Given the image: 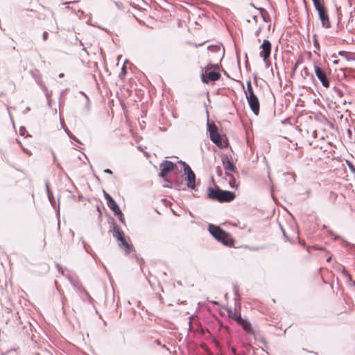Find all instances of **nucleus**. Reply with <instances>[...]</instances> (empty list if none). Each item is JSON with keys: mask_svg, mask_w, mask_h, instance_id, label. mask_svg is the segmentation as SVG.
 Here are the masks:
<instances>
[{"mask_svg": "<svg viewBox=\"0 0 355 355\" xmlns=\"http://www.w3.org/2000/svg\"><path fill=\"white\" fill-rule=\"evenodd\" d=\"M208 49L211 50V51H218L220 49V47L218 46H216V45H209L208 46Z\"/></svg>", "mask_w": 355, "mask_h": 355, "instance_id": "33", "label": "nucleus"}, {"mask_svg": "<svg viewBox=\"0 0 355 355\" xmlns=\"http://www.w3.org/2000/svg\"><path fill=\"white\" fill-rule=\"evenodd\" d=\"M302 72H304V75H305V76H309V71H308L307 67H304L303 68Z\"/></svg>", "mask_w": 355, "mask_h": 355, "instance_id": "42", "label": "nucleus"}, {"mask_svg": "<svg viewBox=\"0 0 355 355\" xmlns=\"http://www.w3.org/2000/svg\"><path fill=\"white\" fill-rule=\"evenodd\" d=\"M26 128L24 127H23V126L20 127V128H19V134H20V135L24 136L26 135Z\"/></svg>", "mask_w": 355, "mask_h": 355, "instance_id": "35", "label": "nucleus"}, {"mask_svg": "<svg viewBox=\"0 0 355 355\" xmlns=\"http://www.w3.org/2000/svg\"><path fill=\"white\" fill-rule=\"evenodd\" d=\"M216 173L218 176L221 177L223 175V171L220 166H218L216 168Z\"/></svg>", "mask_w": 355, "mask_h": 355, "instance_id": "37", "label": "nucleus"}, {"mask_svg": "<svg viewBox=\"0 0 355 355\" xmlns=\"http://www.w3.org/2000/svg\"><path fill=\"white\" fill-rule=\"evenodd\" d=\"M313 137L314 138H316V137H317V131H316V130H314V131L313 132Z\"/></svg>", "mask_w": 355, "mask_h": 355, "instance_id": "52", "label": "nucleus"}, {"mask_svg": "<svg viewBox=\"0 0 355 355\" xmlns=\"http://www.w3.org/2000/svg\"><path fill=\"white\" fill-rule=\"evenodd\" d=\"M56 267L60 270V266L58 263H56Z\"/></svg>", "mask_w": 355, "mask_h": 355, "instance_id": "63", "label": "nucleus"}, {"mask_svg": "<svg viewBox=\"0 0 355 355\" xmlns=\"http://www.w3.org/2000/svg\"><path fill=\"white\" fill-rule=\"evenodd\" d=\"M331 259V257H328V258L327 259V262H329Z\"/></svg>", "mask_w": 355, "mask_h": 355, "instance_id": "61", "label": "nucleus"}, {"mask_svg": "<svg viewBox=\"0 0 355 355\" xmlns=\"http://www.w3.org/2000/svg\"><path fill=\"white\" fill-rule=\"evenodd\" d=\"M246 85H247V89H244V93L245 94V97L249 96L250 94H255L254 92L252 86V83H251L250 79H249L247 81Z\"/></svg>", "mask_w": 355, "mask_h": 355, "instance_id": "20", "label": "nucleus"}, {"mask_svg": "<svg viewBox=\"0 0 355 355\" xmlns=\"http://www.w3.org/2000/svg\"><path fill=\"white\" fill-rule=\"evenodd\" d=\"M234 293L235 295V300H240V295L239 294L238 288L236 286H234Z\"/></svg>", "mask_w": 355, "mask_h": 355, "instance_id": "30", "label": "nucleus"}, {"mask_svg": "<svg viewBox=\"0 0 355 355\" xmlns=\"http://www.w3.org/2000/svg\"><path fill=\"white\" fill-rule=\"evenodd\" d=\"M207 198L219 202H229L234 200L236 194L233 191L223 190L219 187L207 188Z\"/></svg>", "mask_w": 355, "mask_h": 355, "instance_id": "3", "label": "nucleus"}, {"mask_svg": "<svg viewBox=\"0 0 355 355\" xmlns=\"http://www.w3.org/2000/svg\"><path fill=\"white\" fill-rule=\"evenodd\" d=\"M115 6L119 9H123V3L122 1H114Z\"/></svg>", "mask_w": 355, "mask_h": 355, "instance_id": "36", "label": "nucleus"}, {"mask_svg": "<svg viewBox=\"0 0 355 355\" xmlns=\"http://www.w3.org/2000/svg\"><path fill=\"white\" fill-rule=\"evenodd\" d=\"M338 54L340 55V56H345L347 59V58H349V57H347V54L348 53L346 52V51H340L338 52Z\"/></svg>", "mask_w": 355, "mask_h": 355, "instance_id": "38", "label": "nucleus"}, {"mask_svg": "<svg viewBox=\"0 0 355 355\" xmlns=\"http://www.w3.org/2000/svg\"><path fill=\"white\" fill-rule=\"evenodd\" d=\"M207 132H209L210 138H212L213 135L218 132V127L214 123H210L209 119H207Z\"/></svg>", "mask_w": 355, "mask_h": 355, "instance_id": "16", "label": "nucleus"}, {"mask_svg": "<svg viewBox=\"0 0 355 355\" xmlns=\"http://www.w3.org/2000/svg\"><path fill=\"white\" fill-rule=\"evenodd\" d=\"M314 71L316 77L320 81L322 85L326 88H328L329 87L330 82L326 73L317 65H314Z\"/></svg>", "mask_w": 355, "mask_h": 355, "instance_id": "9", "label": "nucleus"}, {"mask_svg": "<svg viewBox=\"0 0 355 355\" xmlns=\"http://www.w3.org/2000/svg\"><path fill=\"white\" fill-rule=\"evenodd\" d=\"M338 62H339V60H334V61L333 62V63H334V64H338Z\"/></svg>", "mask_w": 355, "mask_h": 355, "instance_id": "59", "label": "nucleus"}, {"mask_svg": "<svg viewBox=\"0 0 355 355\" xmlns=\"http://www.w3.org/2000/svg\"><path fill=\"white\" fill-rule=\"evenodd\" d=\"M108 207L113 211L114 216L116 214H121V210L115 200L107 205Z\"/></svg>", "mask_w": 355, "mask_h": 355, "instance_id": "17", "label": "nucleus"}, {"mask_svg": "<svg viewBox=\"0 0 355 355\" xmlns=\"http://www.w3.org/2000/svg\"><path fill=\"white\" fill-rule=\"evenodd\" d=\"M96 209L99 212V214H101V211L99 206H96Z\"/></svg>", "mask_w": 355, "mask_h": 355, "instance_id": "54", "label": "nucleus"}, {"mask_svg": "<svg viewBox=\"0 0 355 355\" xmlns=\"http://www.w3.org/2000/svg\"><path fill=\"white\" fill-rule=\"evenodd\" d=\"M159 167L160 172L159 173V176L169 183V185L164 186L165 187L175 189L177 190H186V189L183 187L182 178L178 177L174 180L168 178V175L177 168L176 164L171 161L164 160L159 164Z\"/></svg>", "mask_w": 355, "mask_h": 355, "instance_id": "1", "label": "nucleus"}, {"mask_svg": "<svg viewBox=\"0 0 355 355\" xmlns=\"http://www.w3.org/2000/svg\"><path fill=\"white\" fill-rule=\"evenodd\" d=\"M116 216L118 217L119 221L123 223V224H125V218H124V216H123V214L121 212V214H116L115 215Z\"/></svg>", "mask_w": 355, "mask_h": 355, "instance_id": "31", "label": "nucleus"}, {"mask_svg": "<svg viewBox=\"0 0 355 355\" xmlns=\"http://www.w3.org/2000/svg\"><path fill=\"white\" fill-rule=\"evenodd\" d=\"M178 164H181L183 166V170L184 169L185 166L189 165L187 162L182 160H180L178 162Z\"/></svg>", "mask_w": 355, "mask_h": 355, "instance_id": "39", "label": "nucleus"}, {"mask_svg": "<svg viewBox=\"0 0 355 355\" xmlns=\"http://www.w3.org/2000/svg\"><path fill=\"white\" fill-rule=\"evenodd\" d=\"M230 350H231L232 354V355H237L236 354V349L234 347H232L230 348Z\"/></svg>", "mask_w": 355, "mask_h": 355, "instance_id": "44", "label": "nucleus"}, {"mask_svg": "<svg viewBox=\"0 0 355 355\" xmlns=\"http://www.w3.org/2000/svg\"><path fill=\"white\" fill-rule=\"evenodd\" d=\"M48 33L46 31H44L42 34V38L44 40V41H46L47 40V37H48Z\"/></svg>", "mask_w": 355, "mask_h": 355, "instance_id": "43", "label": "nucleus"}, {"mask_svg": "<svg viewBox=\"0 0 355 355\" xmlns=\"http://www.w3.org/2000/svg\"><path fill=\"white\" fill-rule=\"evenodd\" d=\"M313 46L314 47L317 49V50H320V44H319V42L318 40V37H317V35L316 34H313Z\"/></svg>", "mask_w": 355, "mask_h": 355, "instance_id": "22", "label": "nucleus"}, {"mask_svg": "<svg viewBox=\"0 0 355 355\" xmlns=\"http://www.w3.org/2000/svg\"><path fill=\"white\" fill-rule=\"evenodd\" d=\"M47 196H48L49 200L51 202V205L54 207L55 205V198L53 196V192L52 191H49L47 193Z\"/></svg>", "mask_w": 355, "mask_h": 355, "instance_id": "23", "label": "nucleus"}, {"mask_svg": "<svg viewBox=\"0 0 355 355\" xmlns=\"http://www.w3.org/2000/svg\"><path fill=\"white\" fill-rule=\"evenodd\" d=\"M227 315L229 318L234 319L236 322L241 317V314H237L231 308H227L226 309Z\"/></svg>", "mask_w": 355, "mask_h": 355, "instance_id": "19", "label": "nucleus"}, {"mask_svg": "<svg viewBox=\"0 0 355 355\" xmlns=\"http://www.w3.org/2000/svg\"><path fill=\"white\" fill-rule=\"evenodd\" d=\"M31 110V107H26L25 110L23 112L24 114H26L27 112L30 111Z\"/></svg>", "mask_w": 355, "mask_h": 355, "instance_id": "50", "label": "nucleus"}, {"mask_svg": "<svg viewBox=\"0 0 355 355\" xmlns=\"http://www.w3.org/2000/svg\"><path fill=\"white\" fill-rule=\"evenodd\" d=\"M281 230H282V233H283L284 236L286 237V233H285V231H284V230L283 229V227H281Z\"/></svg>", "mask_w": 355, "mask_h": 355, "instance_id": "55", "label": "nucleus"}, {"mask_svg": "<svg viewBox=\"0 0 355 355\" xmlns=\"http://www.w3.org/2000/svg\"><path fill=\"white\" fill-rule=\"evenodd\" d=\"M113 236L118 241L125 238V234L117 225L113 223Z\"/></svg>", "mask_w": 355, "mask_h": 355, "instance_id": "14", "label": "nucleus"}, {"mask_svg": "<svg viewBox=\"0 0 355 355\" xmlns=\"http://www.w3.org/2000/svg\"><path fill=\"white\" fill-rule=\"evenodd\" d=\"M64 131L67 134V135L69 136V137L71 139H73V141H76L77 143H79V144H82L81 141L76 137L74 136L69 130L67 128H64Z\"/></svg>", "mask_w": 355, "mask_h": 355, "instance_id": "21", "label": "nucleus"}, {"mask_svg": "<svg viewBox=\"0 0 355 355\" xmlns=\"http://www.w3.org/2000/svg\"><path fill=\"white\" fill-rule=\"evenodd\" d=\"M211 141L215 144L218 148H223L228 146L229 143L225 135H222L218 132L213 135Z\"/></svg>", "mask_w": 355, "mask_h": 355, "instance_id": "10", "label": "nucleus"}, {"mask_svg": "<svg viewBox=\"0 0 355 355\" xmlns=\"http://www.w3.org/2000/svg\"><path fill=\"white\" fill-rule=\"evenodd\" d=\"M346 163H347L350 171L353 173H355V167L353 165V164L348 160H346Z\"/></svg>", "mask_w": 355, "mask_h": 355, "instance_id": "28", "label": "nucleus"}, {"mask_svg": "<svg viewBox=\"0 0 355 355\" xmlns=\"http://www.w3.org/2000/svg\"><path fill=\"white\" fill-rule=\"evenodd\" d=\"M303 62V60L302 58H299L297 59V60L296 61V62L294 64V65L293 66V69H292V72H293V74L294 75L296 70H297V68L298 67L299 64H300L302 62Z\"/></svg>", "mask_w": 355, "mask_h": 355, "instance_id": "24", "label": "nucleus"}, {"mask_svg": "<svg viewBox=\"0 0 355 355\" xmlns=\"http://www.w3.org/2000/svg\"><path fill=\"white\" fill-rule=\"evenodd\" d=\"M129 5H130V6L133 7L134 8H138V9H140V8H139L138 6L135 5V3H132L131 1H130V4H129Z\"/></svg>", "mask_w": 355, "mask_h": 355, "instance_id": "47", "label": "nucleus"}, {"mask_svg": "<svg viewBox=\"0 0 355 355\" xmlns=\"http://www.w3.org/2000/svg\"><path fill=\"white\" fill-rule=\"evenodd\" d=\"M80 93L84 96V97L85 98L86 101H87V110H89V98L88 97V96L83 92H80Z\"/></svg>", "mask_w": 355, "mask_h": 355, "instance_id": "29", "label": "nucleus"}, {"mask_svg": "<svg viewBox=\"0 0 355 355\" xmlns=\"http://www.w3.org/2000/svg\"><path fill=\"white\" fill-rule=\"evenodd\" d=\"M258 9H259V10L260 12V14L261 15V17H262L263 20L264 21H267L268 17L265 14L266 12V10L264 8H259Z\"/></svg>", "mask_w": 355, "mask_h": 355, "instance_id": "26", "label": "nucleus"}, {"mask_svg": "<svg viewBox=\"0 0 355 355\" xmlns=\"http://www.w3.org/2000/svg\"><path fill=\"white\" fill-rule=\"evenodd\" d=\"M261 30H262V28H261V26H260V27H259V28L255 31V32H254V35H255L256 36H258V35L260 34V33H261Z\"/></svg>", "mask_w": 355, "mask_h": 355, "instance_id": "41", "label": "nucleus"}, {"mask_svg": "<svg viewBox=\"0 0 355 355\" xmlns=\"http://www.w3.org/2000/svg\"><path fill=\"white\" fill-rule=\"evenodd\" d=\"M45 187H46V193H48L49 191H51L50 188H49V181H47V180L46 181Z\"/></svg>", "mask_w": 355, "mask_h": 355, "instance_id": "40", "label": "nucleus"}, {"mask_svg": "<svg viewBox=\"0 0 355 355\" xmlns=\"http://www.w3.org/2000/svg\"><path fill=\"white\" fill-rule=\"evenodd\" d=\"M51 153H52V155H53V161L56 162V156H55V154L53 152V150H51Z\"/></svg>", "mask_w": 355, "mask_h": 355, "instance_id": "49", "label": "nucleus"}, {"mask_svg": "<svg viewBox=\"0 0 355 355\" xmlns=\"http://www.w3.org/2000/svg\"><path fill=\"white\" fill-rule=\"evenodd\" d=\"M254 80H257V75L256 73L254 75Z\"/></svg>", "mask_w": 355, "mask_h": 355, "instance_id": "62", "label": "nucleus"}, {"mask_svg": "<svg viewBox=\"0 0 355 355\" xmlns=\"http://www.w3.org/2000/svg\"><path fill=\"white\" fill-rule=\"evenodd\" d=\"M83 244L85 251L89 253L96 262L100 261L96 254L91 249V247L89 245H87L85 241H83Z\"/></svg>", "mask_w": 355, "mask_h": 355, "instance_id": "18", "label": "nucleus"}, {"mask_svg": "<svg viewBox=\"0 0 355 355\" xmlns=\"http://www.w3.org/2000/svg\"><path fill=\"white\" fill-rule=\"evenodd\" d=\"M64 73H61L59 74L58 76H59V78H62L64 77Z\"/></svg>", "mask_w": 355, "mask_h": 355, "instance_id": "57", "label": "nucleus"}, {"mask_svg": "<svg viewBox=\"0 0 355 355\" xmlns=\"http://www.w3.org/2000/svg\"><path fill=\"white\" fill-rule=\"evenodd\" d=\"M230 182H229V184H230V187L232 188V189H237L238 185L236 183L234 178L233 177V178H230Z\"/></svg>", "mask_w": 355, "mask_h": 355, "instance_id": "27", "label": "nucleus"}, {"mask_svg": "<svg viewBox=\"0 0 355 355\" xmlns=\"http://www.w3.org/2000/svg\"><path fill=\"white\" fill-rule=\"evenodd\" d=\"M208 231L217 241L224 245L227 247L234 246V239L232 235L220 226L209 223L208 225Z\"/></svg>", "mask_w": 355, "mask_h": 355, "instance_id": "2", "label": "nucleus"}, {"mask_svg": "<svg viewBox=\"0 0 355 355\" xmlns=\"http://www.w3.org/2000/svg\"><path fill=\"white\" fill-rule=\"evenodd\" d=\"M223 71L224 75H225L229 78H230L229 74L225 70H223Z\"/></svg>", "mask_w": 355, "mask_h": 355, "instance_id": "53", "label": "nucleus"}, {"mask_svg": "<svg viewBox=\"0 0 355 355\" xmlns=\"http://www.w3.org/2000/svg\"><path fill=\"white\" fill-rule=\"evenodd\" d=\"M260 57L263 58L264 62H266L271 54L272 45L270 42L267 39L263 40V43L260 46Z\"/></svg>", "mask_w": 355, "mask_h": 355, "instance_id": "7", "label": "nucleus"}, {"mask_svg": "<svg viewBox=\"0 0 355 355\" xmlns=\"http://www.w3.org/2000/svg\"><path fill=\"white\" fill-rule=\"evenodd\" d=\"M229 171H225V175L230 178H233V175L228 173Z\"/></svg>", "mask_w": 355, "mask_h": 355, "instance_id": "48", "label": "nucleus"}, {"mask_svg": "<svg viewBox=\"0 0 355 355\" xmlns=\"http://www.w3.org/2000/svg\"><path fill=\"white\" fill-rule=\"evenodd\" d=\"M184 180L187 182V187L193 191H198V184L196 183V176L189 165H187L183 170Z\"/></svg>", "mask_w": 355, "mask_h": 355, "instance_id": "6", "label": "nucleus"}, {"mask_svg": "<svg viewBox=\"0 0 355 355\" xmlns=\"http://www.w3.org/2000/svg\"><path fill=\"white\" fill-rule=\"evenodd\" d=\"M258 17L256 15L252 16V19L257 23V22Z\"/></svg>", "mask_w": 355, "mask_h": 355, "instance_id": "51", "label": "nucleus"}, {"mask_svg": "<svg viewBox=\"0 0 355 355\" xmlns=\"http://www.w3.org/2000/svg\"><path fill=\"white\" fill-rule=\"evenodd\" d=\"M232 157L231 155H225L222 159L224 169L230 172H236V166L232 162Z\"/></svg>", "mask_w": 355, "mask_h": 355, "instance_id": "13", "label": "nucleus"}, {"mask_svg": "<svg viewBox=\"0 0 355 355\" xmlns=\"http://www.w3.org/2000/svg\"><path fill=\"white\" fill-rule=\"evenodd\" d=\"M75 1H65L63 4H67L68 3H74Z\"/></svg>", "mask_w": 355, "mask_h": 355, "instance_id": "60", "label": "nucleus"}, {"mask_svg": "<svg viewBox=\"0 0 355 355\" xmlns=\"http://www.w3.org/2000/svg\"><path fill=\"white\" fill-rule=\"evenodd\" d=\"M119 247L124 250L125 254H129L134 249L133 245L128 243L125 238L119 241Z\"/></svg>", "mask_w": 355, "mask_h": 355, "instance_id": "15", "label": "nucleus"}, {"mask_svg": "<svg viewBox=\"0 0 355 355\" xmlns=\"http://www.w3.org/2000/svg\"><path fill=\"white\" fill-rule=\"evenodd\" d=\"M103 196H104V198H105V200L107 201V205H108L109 203H110L113 200H114V199L108 193H107L105 191H103Z\"/></svg>", "mask_w": 355, "mask_h": 355, "instance_id": "25", "label": "nucleus"}, {"mask_svg": "<svg viewBox=\"0 0 355 355\" xmlns=\"http://www.w3.org/2000/svg\"><path fill=\"white\" fill-rule=\"evenodd\" d=\"M347 60H354L355 61V58H347Z\"/></svg>", "mask_w": 355, "mask_h": 355, "instance_id": "64", "label": "nucleus"}, {"mask_svg": "<svg viewBox=\"0 0 355 355\" xmlns=\"http://www.w3.org/2000/svg\"><path fill=\"white\" fill-rule=\"evenodd\" d=\"M236 323L240 325L242 329L248 334L250 335H255L254 331L253 330L251 323L246 318H243L242 317L239 319Z\"/></svg>", "mask_w": 355, "mask_h": 355, "instance_id": "11", "label": "nucleus"}, {"mask_svg": "<svg viewBox=\"0 0 355 355\" xmlns=\"http://www.w3.org/2000/svg\"><path fill=\"white\" fill-rule=\"evenodd\" d=\"M68 279L69 280L71 285L74 287V288H76L77 292H78L80 294L84 295L85 297L89 300V302H92V297L82 285L74 282L72 278L70 277H68Z\"/></svg>", "mask_w": 355, "mask_h": 355, "instance_id": "12", "label": "nucleus"}, {"mask_svg": "<svg viewBox=\"0 0 355 355\" xmlns=\"http://www.w3.org/2000/svg\"><path fill=\"white\" fill-rule=\"evenodd\" d=\"M128 62V60H125V62H124V64L123 66L121 68V74H120V76L123 74V75H125L126 73V69H125V63Z\"/></svg>", "mask_w": 355, "mask_h": 355, "instance_id": "34", "label": "nucleus"}, {"mask_svg": "<svg viewBox=\"0 0 355 355\" xmlns=\"http://www.w3.org/2000/svg\"><path fill=\"white\" fill-rule=\"evenodd\" d=\"M315 10L318 11L319 19L321 21L322 27L329 28L331 27V22L327 14V10L324 1H313Z\"/></svg>", "mask_w": 355, "mask_h": 355, "instance_id": "5", "label": "nucleus"}, {"mask_svg": "<svg viewBox=\"0 0 355 355\" xmlns=\"http://www.w3.org/2000/svg\"><path fill=\"white\" fill-rule=\"evenodd\" d=\"M214 343L218 348H220V344L217 340H214Z\"/></svg>", "mask_w": 355, "mask_h": 355, "instance_id": "45", "label": "nucleus"}, {"mask_svg": "<svg viewBox=\"0 0 355 355\" xmlns=\"http://www.w3.org/2000/svg\"><path fill=\"white\" fill-rule=\"evenodd\" d=\"M57 166H58L60 169H62V166H61L60 164V163H58V162L57 163Z\"/></svg>", "mask_w": 355, "mask_h": 355, "instance_id": "56", "label": "nucleus"}, {"mask_svg": "<svg viewBox=\"0 0 355 355\" xmlns=\"http://www.w3.org/2000/svg\"><path fill=\"white\" fill-rule=\"evenodd\" d=\"M215 67L209 63L206 66L205 70L202 69L200 76L203 83L208 84L210 81H216L220 78V73L213 69Z\"/></svg>", "mask_w": 355, "mask_h": 355, "instance_id": "4", "label": "nucleus"}, {"mask_svg": "<svg viewBox=\"0 0 355 355\" xmlns=\"http://www.w3.org/2000/svg\"><path fill=\"white\" fill-rule=\"evenodd\" d=\"M334 89L336 91V92L337 93V94H338L340 97H342V96H343V91H342L340 88H338V87H337L336 86H335V87H334Z\"/></svg>", "mask_w": 355, "mask_h": 355, "instance_id": "32", "label": "nucleus"}, {"mask_svg": "<svg viewBox=\"0 0 355 355\" xmlns=\"http://www.w3.org/2000/svg\"><path fill=\"white\" fill-rule=\"evenodd\" d=\"M246 99L254 114L256 116L259 115L260 103L257 96L256 94H250L249 96L246 97Z\"/></svg>", "mask_w": 355, "mask_h": 355, "instance_id": "8", "label": "nucleus"}, {"mask_svg": "<svg viewBox=\"0 0 355 355\" xmlns=\"http://www.w3.org/2000/svg\"><path fill=\"white\" fill-rule=\"evenodd\" d=\"M103 172L105 173L110 174V175H112V173H113L112 171L110 169H109V168L105 169L103 171Z\"/></svg>", "mask_w": 355, "mask_h": 355, "instance_id": "46", "label": "nucleus"}, {"mask_svg": "<svg viewBox=\"0 0 355 355\" xmlns=\"http://www.w3.org/2000/svg\"><path fill=\"white\" fill-rule=\"evenodd\" d=\"M67 91V89H65L64 90H62L61 92V95H63Z\"/></svg>", "mask_w": 355, "mask_h": 355, "instance_id": "58", "label": "nucleus"}]
</instances>
